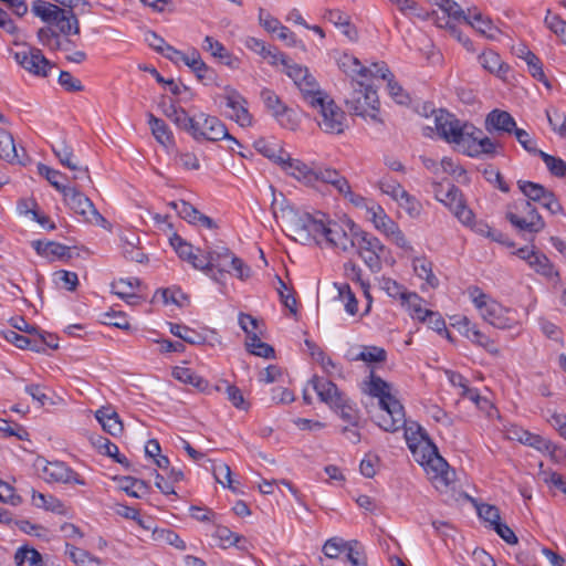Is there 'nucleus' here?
I'll list each match as a JSON object with an SVG mask.
<instances>
[{
    "label": "nucleus",
    "instance_id": "f257e3e1",
    "mask_svg": "<svg viewBox=\"0 0 566 566\" xmlns=\"http://www.w3.org/2000/svg\"><path fill=\"white\" fill-rule=\"evenodd\" d=\"M289 228L294 239L302 244H326L343 252L353 250V229H357L352 223L347 232L340 223L328 219L324 213L311 214L293 210L290 211Z\"/></svg>",
    "mask_w": 566,
    "mask_h": 566
},
{
    "label": "nucleus",
    "instance_id": "f03ea898",
    "mask_svg": "<svg viewBox=\"0 0 566 566\" xmlns=\"http://www.w3.org/2000/svg\"><path fill=\"white\" fill-rule=\"evenodd\" d=\"M405 438L415 460L424 467L436 489L448 488L454 479L448 462L439 454L426 430L417 422L405 423Z\"/></svg>",
    "mask_w": 566,
    "mask_h": 566
},
{
    "label": "nucleus",
    "instance_id": "7ed1b4c3",
    "mask_svg": "<svg viewBox=\"0 0 566 566\" xmlns=\"http://www.w3.org/2000/svg\"><path fill=\"white\" fill-rule=\"evenodd\" d=\"M391 386L374 373L369 376L368 394L378 398L379 413L376 423L385 431L396 432L406 423L405 409L401 402L391 395Z\"/></svg>",
    "mask_w": 566,
    "mask_h": 566
},
{
    "label": "nucleus",
    "instance_id": "20e7f679",
    "mask_svg": "<svg viewBox=\"0 0 566 566\" xmlns=\"http://www.w3.org/2000/svg\"><path fill=\"white\" fill-rule=\"evenodd\" d=\"M467 292L481 317L490 325L500 329H510L517 325L515 311L504 307L479 286H469Z\"/></svg>",
    "mask_w": 566,
    "mask_h": 566
},
{
    "label": "nucleus",
    "instance_id": "39448f33",
    "mask_svg": "<svg viewBox=\"0 0 566 566\" xmlns=\"http://www.w3.org/2000/svg\"><path fill=\"white\" fill-rule=\"evenodd\" d=\"M318 114L316 117L319 128L327 134H343L347 127L345 112L324 92L310 95L306 102Z\"/></svg>",
    "mask_w": 566,
    "mask_h": 566
},
{
    "label": "nucleus",
    "instance_id": "423d86ee",
    "mask_svg": "<svg viewBox=\"0 0 566 566\" xmlns=\"http://www.w3.org/2000/svg\"><path fill=\"white\" fill-rule=\"evenodd\" d=\"M32 11L48 24L39 29L36 33L39 43L51 51H69L72 40H62L52 29V22L56 20L57 13H62V8L43 0H36L32 4Z\"/></svg>",
    "mask_w": 566,
    "mask_h": 566
},
{
    "label": "nucleus",
    "instance_id": "0eeeda50",
    "mask_svg": "<svg viewBox=\"0 0 566 566\" xmlns=\"http://www.w3.org/2000/svg\"><path fill=\"white\" fill-rule=\"evenodd\" d=\"M353 249L373 273L380 272L381 254L386 248L377 237L359 228L353 229Z\"/></svg>",
    "mask_w": 566,
    "mask_h": 566
},
{
    "label": "nucleus",
    "instance_id": "6e6552de",
    "mask_svg": "<svg viewBox=\"0 0 566 566\" xmlns=\"http://www.w3.org/2000/svg\"><path fill=\"white\" fill-rule=\"evenodd\" d=\"M347 107L358 116L369 117L374 122L381 123L378 116L379 99L377 92L363 81H356L349 97L346 98Z\"/></svg>",
    "mask_w": 566,
    "mask_h": 566
},
{
    "label": "nucleus",
    "instance_id": "1a4fd4ad",
    "mask_svg": "<svg viewBox=\"0 0 566 566\" xmlns=\"http://www.w3.org/2000/svg\"><path fill=\"white\" fill-rule=\"evenodd\" d=\"M506 219L513 227L524 232L537 233L545 227L543 218L527 199H520L510 205Z\"/></svg>",
    "mask_w": 566,
    "mask_h": 566
},
{
    "label": "nucleus",
    "instance_id": "9d476101",
    "mask_svg": "<svg viewBox=\"0 0 566 566\" xmlns=\"http://www.w3.org/2000/svg\"><path fill=\"white\" fill-rule=\"evenodd\" d=\"M82 185L70 186L63 193L65 205L85 221L105 227L107 220L97 211L92 200L80 188Z\"/></svg>",
    "mask_w": 566,
    "mask_h": 566
},
{
    "label": "nucleus",
    "instance_id": "9b49d317",
    "mask_svg": "<svg viewBox=\"0 0 566 566\" xmlns=\"http://www.w3.org/2000/svg\"><path fill=\"white\" fill-rule=\"evenodd\" d=\"M434 123L439 135L448 143L457 144L460 148L465 138L472 136L475 132L474 125L462 123L454 115L444 111H439L434 117Z\"/></svg>",
    "mask_w": 566,
    "mask_h": 566
},
{
    "label": "nucleus",
    "instance_id": "f8f14e48",
    "mask_svg": "<svg viewBox=\"0 0 566 566\" xmlns=\"http://www.w3.org/2000/svg\"><path fill=\"white\" fill-rule=\"evenodd\" d=\"M433 192L436 199L448 207L463 224L472 222L473 212L465 206L462 192L458 187L449 185L448 189L444 190L441 184L434 182Z\"/></svg>",
    "mask_w": 566,
    "mask_h": 566
},
{
    "label": "nucleus",
    "instance_id": "ddd939ff",
    "mask_svg": "<svg viewBox=\"0 0 566 566\" xmlns=\"http://www.w3.org/2000/svg\"><path fill=\"white\" fill-rule=\"evenodd\" d=\"M34 467L46 482L85 484V481L64 462L46 461L43 458H38Z\"/></svg>",
    "mask_w": 566,
    "mask_h": 566
},
{
    "label": "nucleus",
    "instance_id": "4468645a",
    "mask_svg": "<svg viewBox=\"0 0 566 566\" xmlns=\"http://www.w3.org/2000/svg\"><path fill=\"white\" fill-rule=\"evenodd\" d=\"M198 122L192 130V137L196 140L218 142L228 139L237 143V139L228 133L226 125L216 116L200 113Z\"/></svg>",
    "mask_w": 566,
    "mask_h": 566
},
{
    "label": "nucleus",
    "instance_id": "2eb2a0df",
    "mask_svg": "<svg viewBox=\"0 0 566 566\" xmlns=\"http://www.w3.org/2000/svg\"><path fill=\"white\" fill-rule=\"evenodd\" d=\"M370 220L374 227L385 234L392 243L403 250H411L409 241L406 239L403 232L400 230L398 223L394 221L380 207L370 208Z\"/></svg>",
    "mask_w": 566,
    "mask_h": 566
},
{
    "label": "nucleus",
    "instance_id": "dca6fc26",
    "mask_svg": "<svg viewBox=\"0 0 566 566\" xmlns=\"http://www.w3.org/2000/svg\"><path fill=\"white\" fill-rule=\"evenodd\" d=\"M279 64H282L285 67L287 76L291 77L300 88L305 102L310 99V95H316V93L321 92L315 78L308 73L306 67L293 63L284 54L280 57Z\"/></svg>",
    "mask_w": 566,
    "mask_h": 566
},
{
    "label": "nucleus",
    "instance_id": "f3484780",
    "mask_svg": "<svg viewBox=\"0 0 566 566\" xmlns=\"http://www.w3.org/2000/svg\"><path fill=\"white\" fill-rule=\"evenodd\" d=\"M15 61L28 72L36 75L46 77L49 71L54 67L38 48H24L21 51L15 52Z\"/></svg>",
    "mask_w": 566,
    "mask_h": 566
},
{
    "label": "nucleus",
    "instance_id": "a211bd4d",
    "mask_svg": "<svg viewBox=\"0 0 566 566\" xmlns=\"http://www.w3.org/2000/svg\"><path fill=\"white\" fill-rule=\"evenodd\" d=\"M311 187L317 184H326L332 186L338 193L347 197L353 196L348 180L336 169L325 166H316L313 170Z\"/></svg>",
    "mask_w": 566,
    "mask_h": 566
},
{
    "label": "nucleus",
    "instance_id": "6ab92c4d",
    "mask_svg": "<svg viewBox=\"0 0 566 566\" xmlns=\"http://www.w3.org/2000/svg\"><path fill=\"white\" fill-rule=\"evenodd\" d=\"M472 136L465 138L461 150L470 157H480L482 155L493 157L496 153V144L483 135L480 128L474 126Z\"/></svg>",
    "mask_w": 566,
    "mask_h": 566
},
{
    "label": "nucleus",
    "instance_id": "aec40b11",
    "mask_svg": "<svg viewBox=\"0 0 566 566\" xmlns=\"http://www.w3.org/2000/svg\"><path fill=\"white\" fill-rule=\"evenodd\" d=\"M226 105L232 111L229 115L231 119L235 120L241 127H249L252 125V115L247 107V101L232 88H227L224 96Z\"/></svg>",
    "mask_w": 566,
    "mask_h": 566
},
{
    "label": "nucleus",
    "instance_id": "412c9836",
    "mask_svg": "<svg viewBox=\"0 0 566 566\" xmlns=\"http://www.w3.org/2000/svg\"><path fill=\"white\" fill-rule=\"evenodd\" d=\"M454 326H458V329L472 343L483 347L491 354H497L499 349L495 347L494 342L482 333L475 324H472L470 319L465 316L461 317Z\"/></svg>",
    "mask_w": 566,
    "mask_h": 566
},
{
    "label": "nucleus",
    "instance_id": "4be33fe9",
    "mask_svg": "<svg viewBox=\"0 0 566 566\" xmlns=\"http://www.w3.org/2000/svg\"><path fill=\"white\" fill-rule=\"evenodd\" d=\"M310 385L317 394L321 401L334 408L335 405L340 403V400L345 397L337 388V386L331 380L323 377H313Z\"/></svg>",
    "mask_w": 566,
    "mask_h": 566
},
{
    "label": "nucleus",
    "instance_id": "5701e85b",
    "mask_svg": "<svg viewBox=\"0 0 566 566\" xmlns=\"http://www.w3.org/2000/svg\"><path fill=\"white\" fill-rule=\"evenodd\" d=\"M54 28L57 29L55 32L62 40H71L70 35H78L81 33L80 22L73 9L62 8V13H57L56 20L52 22V29Z\"/></svg>",
    "mask_w": 566,
    "mask_h": 566
},
{
    "label": "nucleus",
    "instance_id": "b1692460",
    "mask_svg": "<svg viewBox=\"0 0 566 566\" xmlns=\"http://www.w3.org/2000/svg\"><path fill=\"white\" fill-rule=\"evenodd\" d=\"M375 73L373 77H380L387 81V90L389 95L399 104H405L408 101V95L403 88L394 78L388 65L385 62L373 63Z\"/></svg>",
    "mask_w": 566,
    "mask_h": 566
},
{
    "label": "nucleus",
    "instance_id": "393cba45",
    "mask_svg": "<svg viewBox=\"0 0 566 566\" xmlns=\"http://www.w3.org/2000/svg\"><path fill=\"white\" fill-rule=\"evenodd\" d=\"M337 63L339 69L353 78L359 77L363 81L373 77V73H375L373 65L370 67L364 66L357 57L347 53L342 54Z\"/></svg>",
    "mask_w": 566,
    "mask_h": 566
},
{
    "label": "nucleus",
    "instance_id": "a878e982",
    "mask_svg": "<svg viewBox=\"0 0 566 566\" xmlns=\"http://www.w3.org/2000/svg\"><path fill=\"white\" fill-rule=\"evenodd\" d=\"M485 128L489 133L492 130L514 133L516 123L510 113L501 109H493L485 118Z\"/></svg>",
    "mask_w": 566,
    "mask_h": 566
},
{
    "label": "nucleus",
    "instance_id": "bb28decb",
    "mask_svg": "<svg viewBox=\"0 0 566 566\" xmlns=\"http://www.w3.org/2000/svg\"><path fill=\"white\" fill-rule=\"evenodd\" d=\"M255 149L264 157L274 161L277 165H282L287 159L289 153L281 146V143L275 139L259 138L254 143Z\"/></svg>",
    "mask_w": 566,
    "mask_h": 566
},
{
    "label": "nucleus",
    "instance_id": "cd10ccee",
    "mask_svg": "<svg viewBox=\"0 0 566 566\" xmlns=\"http://www.w3.org/2000/svg\"><path fill=\"white\" fill-rule=\"evenodd\" d=\"M231 256H233V254L226 247H218L216 249H211L207 252L206 256H202L203 269H201V271L208 272L216 268L219 271L229 272L228 260L231 261Z\"/></svg>",
    "mask_w": 566,
    "mask_h": 566
},
{
    "label": "nucleus",
    "instance_id": "c85d7f7f",
    "mask_svg": "<svg viewBox=\"0 0 566 566\" xmlns=\"http://www.w3.org/2000/svg\"><path fill=\"white\" fill-rule=\"evenodd\" d=\"M281 168L290 176L311 187L314 167H310L298 159L291 158L289 154L287 159L283 161Z\"/></svg>",
    "mask_w": 566,
    "mask_h": 566
},
{
    "label": "nucleus",
    "instance_id": "c756f323",
    "mask_svg": "<svg viewBox=\"0 0 566 566\" xmlns=\"http://www.w3.org/2000/svg\"><path fill=\"white\" fill-rule=\"evenodd\" d=\"M95 418L102 424L104 431L113 437L122 434L124 427L119 416L109 407H103L95 412Z\"/></svg>",
    "mask_w": 566,
    "mask_h": 566
},
{
    "label": "nucleus",
    "instance_id": "7c9ffc66",
    "mask_svg": "<svg viewBox=\"0 0 566 566\" xmlns=\"http://www.w3.org/2000/svg\"><path fill=\"white\" fill-rule=\"evenodd\" d=\"M465 23L470 24L479 33L488 39L495 40L501 31L493 24L492 20L483 15L476 8L471 9V18Z\"/></svg>",
    "mask_w": 566,
    "mask_h": 566
},
{
    "label": "nucleus",
    "instance_id": "2f4dec72",
    "mask_svg": "<svg viewBox=\"0 0 566 566\" xmlns=\"http://www.w3.org/2000/svg\"><path fill=\"white\" fill-rule=\"evenodd\" d=\"M65 555L76 566H103L98 557L70 542H65Z\"/></svg>",
    "mask_w": 566,
    "mask_h": 566
},
{
    "label": "nucleus",
    "instance_id": "473e14b6",
    "mask_svg": "<svg viewBox=\"0 0 566 566\" xmlns=\"http://www.w3.org/2000/svg\"><path fill=\"white\" fill-rule=\"evenodd\" d=\"M170 244L180 259L188 261L195 269H203V259L192 252V245L185 241L180 235L174 234L170 238Z\"/></svg>",
    "mask_w": 566,
    "mask_h": 566
},
{
    "label": "nucleus",
    "instance_id": "72a5a7b5",
    "mask_svg": "<svg viewBox=\"0 0 566 566\" xmlns=\"http://www.w3.org/2000/svg\"><path fill=\"white\" fill-rule=\"evenodd\" d=\"M479 61L484 70L499 77H504L510 70V66L493 50H488L480 54Z\"/></svg>",
    "mask_w": 566,
    "mask_h": 566
},
{
    "label": "nucleus",
    "instance_id": "f704fd0d",
    "mask_svg": "<svg viewBox=\"0 0 566 566\" xmlns=\"http://www.w3.org/2000/svg\"><path fill=\"white\" fill-rule=\"evenodd\" d=\"M245 46L268 60L273 65H277L280 57L283 56V53H281L276 48L266 45L263 41L256 38H248L245 40Z\"/></svg>",
    "mask_w": 566,
    "mask_h": 566
},
{
    "label": "nucleus",
    "instance_id": "c9c22d12",
    "mask_svg": "<svg viewBox=\"0 0 566 566\" xmlns=\"http://www.w3.org/2000/svg\"><path fill=\"white\" fill-rule=\"evenodd\" d=\"M148 125L150 127L153 136L158 143L168 147L174 144V135L169 129L168 125L161 119L156 117L154 114H148Z\"/></svg>",
    "mask_w": 566,
    "mask_h": 566
},
{
    "label": "nucleus",
    "instance_id": "e433bc0d",
    "mask_svg": "<svg viewBox=\"0 0 566 566\" xmlns=\"http://www.w3.org/2000/svg\"><path fill=\"white\" fill-rule=\"evenodd\" d=\"M172 376L180 382L193 386L199 391H207L209 388V382L190 368L175 367Z\"/></svg>",
    "mask_w": 566,
    "mask_h": 566
},
{
    "label": "nucleus",
    "instance_id": "4c0bfd02",
    "mask_svg": "<svg viewBox=\"0 0 566 566\" xmlns=\"http://www.w3.org/2000/svg\"><path fill=\"white\" fill-rule=\"evenodd\" d=\"M32 245L39 254L46 258L65 259L71 256L69 247L54 241H34Z\"/></svg>",
    "mask_w": 566,
    "mask_h": 566
},
{
    "label": "nucleus",
    "instance_id": "58836bf2",
    "mask_svg": "<svg viewBox=\"0 0 566 566\" xmlns=\"http://www.w3.org/2000/svg\"><path fill=\"white\" fill-rule=\"evenodd\" d=\"M191 69L199 81L212 82L214 78V71L209 67L201 59L197 50H192L188 57V63H185Z\"/></svg>",
    "mask_w": 566,
    "mask_h": 566
},
{
    "label": "nucleus",
    "instance_id": "ea45409f",
    "mask_svg": "<svg viewBox=\"0 0 566 566\" xmlns=\"http://www.w3.org/2000/svg\"><path fill=\"white\" fill-rule=\"evenodd\" d=\"M93 446L97 449L101 454L111 457L119 464L128 465V460L125 455L119 453L118 447L113 443L109 439L97 436L92 439Z\"/></svg>",
    "mask_w": 566,
    "mask_h": 566
},
{
    "label": "nucleus",
    "instance_id": "a19ab883",
    "mask_svg": "<svg viewBox=\"0 0 566 566\" xmlns=\"http://www.w3.org/2000/svg\"><path fill=\"white\" fill-rule=\"evenodd\" d=\"M118 481L119 489L132 497L142 499L149 491V484L144 480L133 476H123Z\"/></svg>",
    "mask_w": 566,
    "mask_h": 566
},
{
    "label": "nucleus",
    "instance_id": "79ce46f5",
    "mask_svg": "<svg viewBox=\"0 0 566 566\" xmlns=\"http://www.w3.org/2000/svg\"><path fill=\"white\" fill-rule=\"evenodd\" d=\"M527 264L537 274L543 275L547 279L558 276V272L555 271V268L552 264V262L549 261V259L544 253H542L539 251H536L535 254H533V256H531V260Z\"/></svg>",
    "mask_w": 566,
    "mask_h": 566
},
{
    "label": "nucleus",
    "instance_id": "37998d69",
    "mask_svg": "<svg viewBox=\"0 0 566 566\" xmlns=\"http://www.w3.org/2000/svg\"><path fill=\"white\" fill-rule=\"evenodd\" d=\"M212 535L220 541V546L223 548L237 545L242 551L247 549V539L226 526L218 525Z\"/></svg>",
    "mask_w": 566,
    "mask_h": 566
},
{
    "label": "nucleus",
    "instance_id": "c03bdc74",
    "mask_svg": "<svg viewBox=\"0 0 566 566\" xmlns=\"http://www.w3.org/2000/svg\"><path fill=\"white\" fill-rule=\"evenodd\" d=\"M412 268L416 275L427 282V284L436 289L439 285L438 277L432 272V263L426 258H415Z\"/></svg>",
    "mask_w": 566,
    "mask_h": 566
},
{
    "label": "nucleus",
    "instance_id": "a18cd8bd",
    "mask_svg": "<svg viewBox=\"0 0 566 566\" xmlns=\"http://www.w3.org/2000/svg\"><path fill=\"white\" fill-rule=\"evenodd\" d=\"M153 539L159 544H167L178 551H186L187 545L184 539L172 530L169 528H154Z\"/></svg>",
    "mask_w": 566,
    "mask_h": 566
},
{
    "label": "nucleus",
    "instance_id": "49530a36",
    "mask_svg": "<svg viewBox=\"0 0 566 566\" xmlns=\"http://www.w3.org/2000/svg\"><path fill=\"white\" fill-rule=\"evenodd\" d=\"M170 333L181 338L184 342L190 345H201L206 343V336L199 332L181 324L170 323Z\"/></svg>",
    "mask_w": 566,
    "mask_h": 566
},
{
    "label": "nucleus",
    "instance_id": "de8ad7c7",
    "mask_svg": "<svg viewBox=\"0 0 566 566\" xmlns=\"http://www.w3.org/2000/svg\"><path fill=\"white\" fill-rule=\"evenodd\" d=\"M52 150L59 158L61 165L69 169L76 168V165L80 164L74 156L73 148L65 140H59L57 143L53 144Z\"/></svg>",
    "mask_w": 566,
    "mask_h": 566
},
{
    "label": "nucleus",
    "instance_id": "09e8293b",
    "mask_svg": "<svg viewBox=\"0 0 566 566\" xmlns=\"http://www.w3.org/2000/svg\"><path fill=\"white\" fill-rule=\"evenodd\" d=\"M32 504L57 514L64 513V504L59 499L36 491L32 492Z\"/></svg>",
    "mask_w": 566,
    "mask_h": 566
},
{
    "label": "nucleus",
    "instance_id": "8fccbe9b",
    "mask_svg": "<svg viewBox=\"0 0 566 566\" xmlns=\"http://www.w3.org/2000/svg\"><path fill=\"white\" fill-rule=\"evenodd\" d=\"M202 49L210 52L212 56L218 57L227 65H232L233 59L222 43L207 35L203 40Z\"/></svg>",
    "mask_w": 566,
    "mask_h": 566
},
{
    "label": "nucleus",
    "instance_id": "3c124183",
    "mask_svg": "<svg viewBox=\"0 0 566 566\" xmlns=\"http://www.w3.org/2000/svg\"><path fill=\"white\" fill-rule=\"evenodd\" d=\"M517 186L530 202L534 201L539 203L549 191L544 186L532 181L518 180Z\"/></svg>",
    "mask_w": 566,
    "mask_h": 566
},
{
    "label": "nucleus",
    "instance_id": "603ef678",
    "mask_svg": "<svg viewBox=\"0 0 566 566\" xmlns=\"http://www.w3.org/2000/svg\"><path fill=\"white\" fill-rule=\"evenodd\" d=\"M38 172L40 176L44 177L50 182V185L62 195L70 187L62 182V179H65V177L61 171L55 170L44 164L38 165Z\"/></svg>",
    "mask_w": 566,
    "mask_h": 566
},
{
    "label": "nucleus",
    "instance_id": "864d4df0",
    "mask_svg": "<svg viewBox=\"0 0 566 566\" xmlns=\"http://www.w3.org/2000/svg\"><path fill=\"white\" fill-rule=\"evenodd\" d=\"M247 347L251 354L259 357L274 358L275 356L274 348L262 342L256 334H252V336L247 337Z\"/></svg>",
    "mask_w": 566,
    "mask_h": 566
},
{
    "label": "nucleus",
    "instance_id": "5fc2aeb1",
    "mask_svg": "<svg viewBox=\"0 0 566 566\" xmlns=\"http://www.w3.org/2000/svg\"><path fill=\"white\" fill-rule=\"evenodd\" d=\"M169 206L178 213V216L189 223L196 224L199 220L201 212L197 210L192 205L185 200L171 201Z\"/></svg>",
    "mask_w": 566,
    "mask_h": 566
},
{
    "label": "nucleus",
    "instance_id": "6e6d98bb",
    "mask_svg": "<svg viewBox=\"0 0 566 566\" xmlns=\"http://www.w3.org/2000/svg\"><path fill=\"white\" fill-rule=\"evenodd\" d=\"M0 158L12 163L18 158L13 137L7 130H0Z\"/></svg>",
    "mask_w": 566,
    "mask_h": 566
},
{
    "label": "nucleus",
    "instance_id": "4d7b16f0",
    "mask_svg": "<svg viewBox=\"0 0 566 566\" xmlns=\"http://www.w3.org/2000/svg\"><path fill=\"white\" fill-rule=\"evenodd\" d=\"M136 284H138L137 280L119 279L112 284V291L127 303H132L130 300L137 298L133 292Z\"/></svg>",
    "mask_w": 566,
    "mask_h": 566
},
{
    "label": "nucleus",
    "instance_id": "13d9d810",
    "mask_svg": "<svg viewBox=\"0 0 566 566\" xmlns=\"http://www.w3.org/2000/svg\"><path fill=\"white\" fill-rule=\"evenodd\" d=\"M18 566H42V556L34 548H20L14 555Z\"/></svg>",
    "mask_w": 566,
    "mask_h": 566
},
{
    "label": "nucleus",
    "instance_id": "bf43d9fd",
    "mask_svg": "<svg viewBox=\"0 0 566 566\" xmlns=\"http://www.w3.org/2000/svg\"><path fill=\"white\" fill-rule=\"evenodd\" d=\"M261 98L265 107L273 114V116L279 117L285 113V105L273 91L269 88L262 90Z\"/></svg>",
    "mask_w": 566,
    "mask_h": 566
},
{
    "label": "nucleus",
    "instance_id": "052dcab7",
    "mask_svg": "<svg viewBox=\"0 0 566 566\" xmlns=\"http://www.w3.org/2000/svg\"><path fill=\"white\" fill-rule=\"evenodd\" d=\"M338 290L339 298L345 303V310L350 315H356L358 312V301L353 293L350 286L346 283L335 284Z\"/></svg>",
    "mask_w": 566,
    "mask_h": 566
},
{
    "label": "nucleus",
    "instance_id": "680f3d73",
    "mask_svg": "<svg viewBox=\"0 0 566 566\" xmlns=\"http://www.w3.org/2000/svg\"><path fill=\"white\" fill-rule=\"evenodd\" d=\"M333 409L338 412L340 418L348 422L350 426L356 427L358 424V411L346 397L340 400V403L335 405Z\"/></svg>",
    "mask_w": 566,
    "mask_h": 566
},
{
    "label": "nucleus",
    "instance_id": "e2e57ef3",
    "mask_svg": "<svg viewBox=\"0 0 566 566\" xmlns=\"http://www.w3.org/2000/svg\"><path fill=\"white\" fill-rule=\"evenodd\" d=\"M400 208H402L410 218H418L422 211L421 202L411 196L406 190L403 195L396 200Z\"/></svg>",
    "mask_w": 566,
    "mask_h": 566
},
{
    "label": "nucleus",
    "instance_id": "0e129e2a",
    "mask_svg": "<svg viewBox=\"0 0 566 566\" xmlns=\"http://www.w3.org/2000/svg\"><path fill=\"white\" fill-rule=\"evenodd\" d=\"M421 301L416 293H410L403 302L408 304L411 317L424 323L431 310L422 308Z\"/></svg>",
    "mask_w": 566,
    "mask_h": 566
},
{
    "label": "nucleus",
    "instance_id": "69168bd1",
    "mask_svg": "<svg viewBox=\"0 0 566 566\" xmlns=\"http://www.w3.org/2000/svg\"><path fill=\"white\" fill-rule=\"evenodd\" d=\"M538 156L553 176L560 178L566 175V163L562 158L552 156L545 151H538Z\"/></svg>",
    "mask_w": 566,
    "mask_h": 566
},
{
    "label": "nucleus",
    "instance_id": "338daca9",
    "mask_svg": "<svg viewBox=\"0 0 566 566\" xmlns=\"http://www.w3.org/2000/svg\"><path fill=\"white\" fill-rule=\"evenodd\" d=\"M544 22L566 44V21L562 20L559 15L552 13L551 10H547Z\"/></svg>",
    "mask_w": 566,
    "mask_h": 566
},
{
    "label": "nucleus",
    "instance_id": "774afa93",
    "mask_svg": "<svg viewBox=\"0 0 566 566\" xmlns=\"http://www.w3.org/2000/svg\"><path fill=\"white\" fill-rule=\"evenodd\" d=\"M547 120L552 129L562 138H566V115L554 108L546 111Z\"/></svg>",
    "mask_w": 566,
    "mask_h": 566
}]
</instances>
